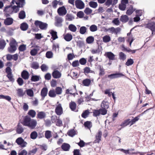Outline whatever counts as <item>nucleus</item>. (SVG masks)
<instances>
[{
    "mask_svg": "<svg viewBox=\"0 0 155 155\" xmlns=\"http://www.w3.org/2000/svg\"><path fill=\"white\" fill-rule=\"evenodd\" d=\"M48 95L51 97H54L56 96V94L54 89L51 90L49 91Z\"/></svg>",
    "mask_w": 155,
    "mask_h": 155,
    "instance_id": "c9c22d12",
    "label": "nucleus"
},
{
    "mask_svg": "<svg viewBox=\"0 0 155 155\" xmlns=\"http://www.w3.org/2000/svg\"><path fill=\"white\" fill-rule=\"evenodd\" d=\"M75 5L77 8L81 9L85 7L84 3L81 0H76L75 1Z\"/></svg>",
    "mask_w": 155,
    "mask_h": 155,
    "instance_id": "1a4fd4ad",
    "label": "nucleus"
},
{
    "mask_svg": "<svg viewBox=\"0 0 155 155\" xmlns=\"http://www.w3.org/2000/svg\"><path fill=\"white\" fill-rule=\"evenodd\" d=\"M97 68L99 70V76H102L104 75L105 74V70L103 67L101 65H98Z\"/></svg>",
    "mask_w": 155,
    "mask_h": 155,
    "instance_id": "b1692460",
    "label": "nucleus"
},
{
    "mask_svg": "<svg viewBox=\"0 0 155 155\" xmlns=\"http://www.w3.org/2000/svg\"><path fill=\"white\" fill-rule=\"evenodd\" d=\"M13 22V19L11 18H7L4 21V24L6 25H12Z\"/></svg>",
    "mask_w": 155,
    "mask_h": 155,
    "instance_id": "4be33fe9",
    "label": "nucleus"
},
{
    "mask_svg": "<svg viewBox=\"0 0 155 155\" xmlns=\"http://www.w3.org/2000/svg\"><path fill=\"white\" fill-rule=\"evenodd\" d=\"M119 9L122 11H124L126 7V5L125 4H123L122 3L120 4L119 6Z\"/></svg>",
    "mask_w": 155,
    "mask_h": 155,
    "instance_id": "69168bd1",
    "label": "nucleus"
},
{
    "mask_svg": "<svg viewBox=\"0 0 155 155\" xmlns=\"http://www.w3.org/2000/svg\"><path fill=\"white\" fill-rule=\"evenodd\" d=\"M46 117V114L43 111L39 112L37 114V119H42Z\"/></svg>",
    "mask_w": 155,
    "mask_h": 155,
    "instance_id": "393cba45",
    "label": "nucleus"
},
{
    "mask_svg": "<svg viewBox=\"0 0 155 155\" xmlns=\"http://www.w3.org/2000/svg\"><path fill=\"white\" fill-rule=\"evenodd\" d=\"M119 59L123 61L124 60L126 59V55L123 52H120L119 53Z\"/></svg>",
    "mask_w": 155,
    "mask_h": 155,
    "instance_id": "6e6d98bb",
    "label": "nucleus"
},
{
    "mask_svg": "<svg viewBox=\"0 0 155 155\" xmlns=\"http://www.w3.org/2000/svg\"><path fill=\"white\" fill-rule=\"evenodd\" d=\"M89 6L93 8H96L97 6V4L96 2L91 1L89 2Z\"/></svg>",
    "mask_w": 155,
    "mask_h": 155,
    "instance_id": "5fc2aeb1",
    "label": "nucleus"
},
{
    "mask_svg": "<svg viewBox=\"0 0 155 155\" xmlns=\"http://www.w3.org/2000/svg\"><path fill=\"white\" fill-rule=\"evenodd\" d=\"M101 107L102 108H101V109H103L106 110V114L107 113V109L109 107V104L108 102L107 101H102L101 104Z\"/></svg>",
    "mask_w": 155,
    "mask_h": 155,
    "instance_id": "dca6fc26",
    "label": "nucleus"
},
{
    "mask_svg": "<svg viewBox=\"0 0 155 155\" xmlns=\"http://www.w3.org/2000/svg\"><path fill=\"white\" fill-rule=\"evenodd\" d=\"M17 43L15 40H12L10 43V47L8 48V50L10 53H13L16 50Z\"/></svg>",
    "mask_w": 155,
    "mask_h": 155,
    "instance_id": "20e7f679",
    "label": "nucleus"
},
{
    "mask_svg": "<svg viewBox=\"0 0 155 155\" xmlns=\"http://www.w3.org/2000/svg\"><path fill=\"white\" fill-rule=\"evenodd\" d=\"M17 95L19 97H22L25 94V92L23 91L22 88H19L17 90Z\"/></svg>",
    "mask_w": 155,
    "mask_h": 155,
    "instance_id": "72a5a7b5",
    "label": "nucleus"
},
{
    "mask_svg": "<svg viewBox=\"0 0 155 155\" xmlns=\"http://www.w3.org/2000/svg\"><path fill=\"white\" fill-rule=\"evenodd\" d=\"M52 76L54 78H59L61 76V73L58 71L56 70H54L52 74Z\"/></svg>",
    "mask_w": 155,
    "mask_h": 155,
    "instance_id": "2eb2a0df",
    "label": "nucleus"
},
{
    "mask_svg": "<svg viewBox=\"0 0 155 155\" xmlns=\"http://www.w3.org/2000/svg\"><path fill=\"white\" fill-rule=\"evenodd\" d=\"M55 91L56 95H60L61 94L62 92V88L59 87H57Z\"/></svg>",
    "mask_w": 155,
    "mask_h": 155,
    "instance_id": "8fccbe9b",
    "label": "nucleus"
},
{
    "mask_svg": "<svg viewBox=\"0 0 155 155\" xmlns=\"http://www.w3.org/2000/svg\"><path fill=\"white\" fill-rule=\"evenodd\" d=\"M4 12L6 17H7L10 16V15L12 14L13 12L11 5L5 7L4 10Z\"/></svg>",
    "mask_w": 155,
    "mask_h": 155,
    "instance_id": "423d86ee",
    "label": "nucleus"
},
{
    "mask_svg": "<svg viewBox=\"0 0 155 155\" xmlns=\"http://www.w3.org/2000/svg\"><path fill=\"white\" fill-rule=\"evenodd\" d=\"M28 25L26 23H23L21 24L20 28L22 30L25 31L28 29Z\"/></svg>",
    "mask_w": 155,
    "mask_h": 155,
    "instance_id": "473e14b6",
    "label": "nucleus"
},
{
    "mask_svg": "<svg viewBox=\"0 0 155 155\" xmlns=\"http://www.w3.org/2000/svg\"><path fill=\"white\" fill-rule=\"evenodd\" d=\"M26 92L28 95L30 97L34 96V92L31 89H28L26 90Z\"/></svg>",
    "mask_w": 155,
    "mask_h": 155,
    "instance_id": "de8ad7c7",
    "label": "nucleus"
},
{
    "mask_svg": "<svg viewBox=\"0 0 155 155\" xmlns=\"http://www.w3.org/2000/svg\"><path fill=\"white\" fill-rule=\"evenodd\" d=\"M77 15L79 18H82L84 17V14L83 12L80 11L77 13Z\"/></svg>",
    "mask_w": 155,
    "mask_h": 155,
    "instance_id": "338daca9",
    "label": "nucleus"
},
{
    "mask_svg": "<svg viewBox=\"0 0 155 155\" xmlns=\"http://www.w3.org/2000/svg\"><path fill=\"white\" fill-rule=\"evenodd\" d=\"M135 10V9L133 8V6L130 5L129 8L127 10L126 14L128 15H130L133 13Z\"/></svg>",
    "mask_w": 155,
    "mask_h": 155,
    "instance_id": "f704fd0d",
    "label": "nucleus"
},
{
    "mask_svg": "<svg viewBox=\"0 0 155 155\" xmlns=\"http://www.w3.org/2000/svg\"><path fill=\"white\" fill-rule=\"evenodd\" d=\"M106 112L105 110L101 108L99 110H94L93 112V116L95 117H97L99 116L100 114L105 115L106 114Z\"/></svg>",
    "mask_w": 155,
    "mask_h": 155,
    "instance_id": "39448f33",
    "label": "nucleus"
},
{
    "mask_svg": "<svg viewBox=\"0 0 155 155\" xmlns=\"http://www.w3.org/2000/svg\"><path fill=\"white\" fill-rule=\"evenodd\" d=\"M69 107L73 111H75V110L76 108L77 105L76 103L74 101H72L69 104Z\"/></svg>",
    "mask_w": 155,
    "mask_h": 155,
    "instance_id": "bb28decb",
    "label": "nucleus"
},
{
    "mask_svg": "<svg viewBox=\"0 0 155 155\" xmlns=\"http://www.w3.org/2000/svg\"><path fill=\"white\" fill-rule=\"evenodd\" d=\"M6 44L5 41L3 39H0V49H3Z\"/></svg>",
    "mask_w": 155,
    "mask_h": 155,
    "instance_id": "c03bdc74",
    "label": "nucleus"
},
{
    "mask_svg": "<svg viewBox=\"0 0 155 155\" xmlns=\"http://www.w3.org/2000/svg\"><path fill=\"white\" fill-rule=\"evenodd\" d=\"M134 63L133 59L131 58L128 59L126 62L125 64L127 66L131 65L133 64Z\"/></svg>",
    "mask_w": 155,
    "mask_h": 155,
    "instance_id": "13d9d810",
    "label": "nucleus"
},
{
    "mask_svg": "<svg viewBox=\"0 0 155 155\" xmlns=\"http://www.w3.org/2000/svg\"><path fill=\"white\" fill-rule=\"evenodd\" d=\"M70 145L66 143H63L61 146L62 149L64 151H68L70 148Z\"/></svg>",
    "mask_w": 155,
    "mask_h": 155,
    "instance_id": "a878e982",
    "label": "nucleus"
},
{
    "mask_svg": "<svg viewBox=\"0 0 155 155\" xmlns=\"http://www.w3.org/2000/svg\"><path fill=\"white\" fill-rule=\"evenodd\" d=\"M6 65L7 66L5 69V72L7 74L6 77L10 81L14 82L15 79L13 78L12 70L10 68V67L12 66V63L10 62H8L7 63Z\"/></svg>",
    "mask_w": 155,
    "mask_h": 155,
    "instance_id": "f03ea898",
    "label": "nucleus"
},
{
    "mask_svg": "<svg viewBox=\"0 0 155 155\" xmlns=\"http://www.w3.org/2000/svg\"><path fill=\"white\" fill-rule=\"evenodd\" d=\"M24 129L20 123H18L17 126L16 131L17 133L21 134L24 131Z\"/></svg>",
    "mask_w": 155,
    "mask_h": 155,
    "instance_id": "5701e85b",
    "label": "nucleus"
},
{
    "mask_svg": "<svg viewBox=\"0 0 155 155\" xmlns=\"http://www.w3.org/2000/svg\"><path fill=\"white\" fill-rule=\"evenodd\" d=\"M68 28L71 31L75 32L77 30L76 27L73 24H70L69 25Z\"/></svg>",
    "mask_w": 155,
    "mask_h": 155,
    "instance_id": "49530a36",
    "label": "nucleus"
},
{
    "mask_svg": "<svg viewBox=\"0 0 155 155\" xmlns=\"http://www.w3.org/2000/svg\"><path fill=\"white\" fill-rule=\"evenodd\" d=\"M51 34L52 36L51 38L53 40H55L58 38L57 35V32L53 30H51Z\"/></svg>",
    "mask_w": 155,
    "mask_h": 155,
    "instance_id": "e433bc0d",
    "label": "nucleus"
},
{
    "mask_svg": "<svg viewBox=\"0 0 155 155\" xmlns=\"http://www.w3.org/2000/svg\"><path fill=\"white\" fill-rule=\"evenodd\" d=\"M15 142L17 144L21 146V147H24L26 146L27 143L21 137H19L16 139Z\"/></svg>",
    "mask_w": 155,
    "mask_h": 155,
    "instance_id": "6e6552de",
    "label": "nucleus"
},
{
    "mask_svg": "<svg viewBox=\"0 0 155 155\" xmlns=\"http://www.w3.org/2000/svg\"><path fill=\"white\" fill-rule=\"evenodd\" d=\"M102 133L100 130H99L95 135V139L94 141L95 143H99L101 140Z\"/></svg>",
    "mask_w": 155,
    "mask_h": 155,
    "instance_id": "9d476101",
    "label": "nucleus"
},
{
    "mask_svg": "<svg viewBox=\"0 0 155 155\" xmlns=\"http://www.w3.org/2000/svg\"><path fill=\"white\" fill-rule=\"evenodd\" d=\"M64 38L67 41H69L72 39V35L69 33H67L64 36Z\"/></svg>",
    "mask_w": 155,
    "mask_h": 155,
    "instance_id": "c756f323",
    "label": "nucleus"
},
{
    "mask_svg": "<svg viewBox=\"0 0 155 155\" xmlns=\"http://www.w3.org/2000/svg\"><path fill=\"white\" fill-rule=\"evenodd\" d=\"M84 125L85 127H87L88 129H90L92 127V123L90 121H87L85 122L84 124Z\"/></svg>",
    "mask_w": 155,
    "mask_h": 155,
    "instance_id": "864d4df0",
    "label": "nucleus"
},
{
    "mask_svg": "<svg viewBox=\"0 0 155 155\" xmlns=\"http://www.w3.org/2000/svg\"><path fill=\"white\" fill-rule=\"evenodd\" d=\"M53 56V53L51 51H48L46 53V57L48 58H51Z\"/></svg>",
    "mask_w": 155,
    "mask_h": 155,
    "instance_id": "052dcab7",
    "label": "nucleus"
},
{
    "mask_svg": "<svg viewBox=\"0 0 155 155\" xmlns=\"http://www.w3.org/2000/svg\"><path fill=\"white\" fill-rule=\"evenodd\" d=\"M57 12L59 15H64L66 14L67 11L64 6H63L58 9Z\"/></svg>",
    "mask_w": 155,
    "mask_h": 155,
    "instance_id": "f8f14e48",
    "label": "nucleus"
},
{
    "mask_svg": "<svg viewBox=\"0 0 155 155\" xmlns=\"http://www.w3.org/2000/svg\"><path fill=\"white\" fill-rule=\"evenodd\" d=\"M21 123L24 126H27L31 129H35L37 124L36 120L31 119L28 115H26L24 117Z\"/></svg>",
    "mask_w": 155,
    "mask_h": 155,
    "instance_id": "f257e3e1",
    "label": "nucleus"
},
{
    "mask_svg": "<svg viewBox=\"0 0 155 155\" xmlns=\"http://www.w3.org/2000/svg\"><path fill=\"white\" fill-rule=\"evenodd\" d=\"M128 20V17L126 15H122L120 19V21L123 23H126L127 22Z\"/></svg>",
    "mask_w": 155,
    "mask_h": 155,
    "instance_id": "2f4dec72",
    "label": "nucleus"
},
{
    "mask_svg": "<svg viewBox=\"0 0 155 155\" xmlns=\"http://www.w3.org/2000/svg\"><path fill=\"white\" fill-rule=\"evenodd\" d=\"M18 49L20 51H23L26 49V45H20L18 48Z\"/></svg>",
    "mask_w": 155,
    "mask_h": 155,
    "instance_id": "774afa93",
    "label": "nucleus"
},
{
    "mask_svg": "<svg viewBox=\"0 0 155 155\" xmlns=\"http://www.w3.org/2000/svg\"><path fill=\"white\" fill-rule=\"evenodd\" d=\"M91 81L90 79H85L82 81V85L84 86L89 87L91 84Z\"/></svg>",
    "mask_w": 155,
    "mask_h": 155,
    "instance_id": "f3484780",
    "label": "nucleus"
},
{
    "mask_svg": "<svg viewBox=\"0 0 155 155\" xmlns=\"http://www.w3.org/2000/svg\"><path fill=\"white\" fill-rule=\"evenodd\" d=\"M111 38L108 35H106L103 37V41L105 43H107L110 41Z\"/></svg>",
    "mask_w": 155,
    "mask_h": 155,
    "instance_id": "58836bf2",
    "label": "nucleus"
},
{
    "mask_svg": "<svg viewBox=\"0 0 155 155\" xmlns=\"http://www.w3.org/2000/svg\"><path fill=\"white\" fill-rule=\"evenodd\" d=\"M93 72H94V71L91 70L90 68L89 67H85L84 69V73L85 75H86V74H88L90 73H93Z\"/></svg>",
    "mask_w": 155,
    "mask_h": 155,
    "instance_id": "4c0bfd02",
    "label": "nucleus"
},
{
    "mask_svg": "<svg viewBox=\"0 0 155 155\" xmlns=\"http://www.w3.org/2000/svg\"><path fill=\"white\" fill-rule=\"evenodd\" d=\"M104 55L109 60H115V55L111 52H106Z\"/></svg>",
    "mask_w": 155,
    "mask_h": 155,
    "instance_id": "4468645a",
    "label": "nucleus"
},
{
    "mask_svg": "<svg viewBox=\"0 0 155 155\" xmlns=\"http://www.w3.org/2000/svg\"><path fill=\"white\" fill-rule=\"evenodd\" d=\"M57 104H58L56 106L55 109V112L58 115H61L63 113V109L62 107L61 104L58 102Z\"/></svg>",
    "mask_w": 155,
    "mask_h": 155,
    "instance_id": "0eeeda50",
    "label": "nucleus"
},
{
    "mask_svg": "<svg viewBox=\"0 0 155 155\" xmlns=\"http://www.w3.org/2000/svg\"><path fill=\"white\" fill-rule=\"evenodd\" d=\"M151 108H150L149 109H147L146 110L144 111L143 112L141 113V114H139V115L136 117L135 118H134L133 119H132L131 121L130 120V123H131L130 125H131L133 124H134L136 121H137L139 119V117L142 116L144 114L146 111H147L148 110L150 109Z\"/></svg>",
    "mask_w": 155,
    "mask_h": 155,
    "instance_id": "9b49d317",
    "label": "nucleus"
},
{
    "mask_svg": "<svg viewBox=\"0 0 155 155\" xmlns=\"http://www.w3.org/2000/svg\"><path fill=\"white\" fill-rule=\"evenodd\" d=\"M21 77L25 80H27L29 78V74L26 70H23L21 73Z\"/></svg>",
    "mask_w": 155,
    "mask_h": 155,
    "instance_id": "aec40b11",
    "label": "nucleus"
},
{
    "mask_svg": "<svg viewBox=\"0 0 155 155\" xmlns=\"http://www.w3.org/2000/svg\"><path fill=\"white\" fill-rule=\"evenodd\" d=\"M17 82L20 86H22L24 83L23 80L21 78H18Z\"/></svg>",
    "mask_w": 155,
    "mask_h": 155,
    "instance_id": "0e129e2a",
    "label": "nucleus"
},
{
    "mask_svg": "<svg viewBox=\"0 0 155 155\" xmlns=\"http://www.w3.org/2000/svg\"><path fill=\"white\" fill-rule=\"evenodd\" d=\"M94 41V38L92 36L88 37L86 39V41L88 44H91Z\"/></svg>",
    "mask_w": 155,
    "mask_h": 155,
    "instance_id": "a18cd8bd",
    "label": "nucleus"
},
{
    "mask_svg": "<svg viewBox=\"0 0 155 155\" xmlns=\"http://www.w3.org/2000/svg\"><path fill=\"white\" fill-rule=\"evenodd\" d=\"M31 68L34 69H37L39 68V65L38 63L36 62H33L31 65Z\"/></svg>",
    "mask_w": 155,
    "mask_h": 155,
    "instance_id": "4d7b16f0",
    "label": "nucleus"
},
{
    "mask_svg": "<svg viewBox=\"0 0 155 155\" xmlns=\"http://www.w3.org/2000/svg\"><path fill=\"white\" fill-rule=\"evenodd\" d=\"M40 48L38 46H36L35 48L31 50L30 54L32 56H35L37 54L38 51L40 50Z\"/></svg>",
    "mask_w": 155,
    "mask_h": 155,
    "instance_id": "412c9836",
    "label": "nucleus"
},
{
    "mask_svg": "<svg viewBox=\"0 0 155 155\" xmlns=\"http://www.w3.org/2000/svg\"><path fill=\"white\" fill-rule=\"evenodd\" d=\"M79 62L81 65H84L86 63L87 60L84 58H82L80 59Z\"/></svg>",
    "mask_w": 155,
    "mask_h": 155,
    "instance_id": "e2e57ef3",
    "label": "nucleus"
},
{
    "mask_svg": "<svg viewBox=\"0 0 155 155\" xmlns=\"http://www.w3.org/2000/svg\"><path fill=\"white\" fill-rule=\"evenodd\" d=\"M45 137L48 139H50L52 137V132L49 130H46L45 134Z\"/></svg>",
    "mask_w": 155,
    "mask_h": 155,
    "instance_id": "7c9ffc66",
    "label": "nucleus"
},
{
    "mask_svg": "<svg viewBox=\"0 0 155 155\" xmlns=\"http://www.w3.org/2000/svg\"><path fill=\"white\" fill-rule=\"evenodd\" d=\"M55 25L56 26H59L61 24L63 21L62 18L58 16L55 17Z\"/></svg>",
    "mask_w": 155,
    "mask_h": 155,
    "instance_id": "a211bd4d",
    "label": "nucleus"
},
{
    "mask_svg": "<svg viewBox=\"0 0 155 155\" xmlns=\"http://www.w3.org/2000/svg\"><path fill=\"white\" fill-rule=\"evenodd\" d=\"M87 28L85 26H82L80 28L79 32L80 34L83 35L87 32Z\"/></svg>",
    "mask_w": 155,
    "mask_h": 155,
    "instance_id": "3c124183",
    "label": "nucleus"
},
{
    "mask_svg": "<svg viewBox=\"0 0 155 155\" xmlns=\"http://www.w3.org/2000/svg\"><path fill=\"white\" fill-rule=\"evenodd\" d=\"M38 137L37 132L35 131H33L31 132L30 134V138L32 139H35Z\"/></svg>",
    "mask_w": 155,
    "mask_h": 155,
    "instance_id": "a19ab883",
    "label": "nucleus"
},
{
    "mask_svg": "<svg viewBox=\"0 0 155 155\" xmlns=\"http://www.w3.org/2000/svg\"><path fill=\"white\" fill-rule=\"evenodd\" d=\"M90 30L92 32H94L97 30V26L94 25H91L89 28Z\"/></svg>",
    "mask_w": 155,
    "mask_h": 155,
    "instance_id": "bf43d9fd",
    "label": "nucleus"
},
{
    "mask_svg": "<svg viewBox=\"0 0 155 155\" xmlns=\"http://www.w3.org/2000/svg\"><path fill=\"white\" fill-rule=\"evenodd\" d=\"M146 28L150 29L152 31H155V22H151L146 25Z\"/></svg>",
    "mask_w": 155,
    "mask_h": 155,
    "instance_id": "ddd939ff",
    "label": "nucleus"
},
{
    "mask_svg": "<svg viewBox=\"0 0 155 155\" xmlns=\"http://www.w3.org/2000/svg\"><path fill=\"white\" fill-rule=\"evenodd\" d=\"M130 119H129L125 120L121 124L120 126L123 127L128 125L130 124Z\"/></svg>",
    "mask_w": 155,
    "mask_h": 155,
    "instance_id": "79ce46f5",
    "label": "nucleus"
},
{
    "mask_svg": "<svg viewBox=\"0 0 155 155\" xmlns=\"http://www.w3.org/2000/svg\"><path fill=\"white\" fill-rule=\"evenodd\" d=\"M40 80V77L37 75H32L31 77V81H32L36 82Z\"/></svg>",
    "mask_w": 155,
    "mask_h": 155,
    "instance_id": "603ef678",
    "label": "nucleus"
},
{
    "mask_svg": "<svg viewBox=\"0 0 155 155\" xmlns=\"http://www.w3.org/2000/svg\"><path fill=\"white\" fill-rule=\"evenodd\" d=\"M90 112L89 110H86L84 111L81 114V117L84 118H86L88 117Z\"/></svg>",
    "mask_w": 155,
    "mask_h": 155,
    "instance_id": "37998d69",
    "label": "nucleus"
},
{
    "mask_svg": "<svg viewBox=\"0 0 155 155\" xmlns=\"http://www.w3.org/2000/svg\"><path fill=\"white\" fill-rule=\"evenodd\" d=\"M48 90L47 87H43L41 90V95L42 98L43 100L45 96L47 95Z\"/></svg>",
    "mask_w": 155,
    "mask_h": 155,
    "instance_id": "6ab92c4d",
    "label": "nucleus"
},
{
    "mask_svg": "<svg viewBox=\"0 0 155 155\" xmlns=\"http://www.w3.org/2000/svg\"><path fill=\"white\" fill-rule=\"evenodd\" d=\"M67 134L68 136L72 137L77 134V132L74 129L69 130Z\"/></svg>",
    "mask_w": 155,
    "mask_h": 155,
    "instance_id": "cd10ccee",
    "label": "nucleus"
},
{
    "mask_svg": "<svg viewBox=\"0 0 155 155\" xmlns=\"http://www.w3.org/2000/svg\"><path fill=\"white\" fill-rule=\"evenodd\" d=\"M92 10L89 8H86L84 10V12L87 15H89L92 12Z\"/></svg>",
    "mask_w": 155,
    "mask_h": 155,
    "instance_id": "680f3d73",
    "label": "nucleus"
},
{
    "mask_svg": "<svg viewBox=\"0 0 155 155\" xmlns=\"http://www.w3.org/2000/svg\"><path fill=\"white\" fill-rule=\"evenodd\" d=\"M34 24L36 27H38L41 30H46L47 28L48 25L46 23H44L41 21L36 20Z\"/></svg>",
    "mask_w": 155,
    "mask_h": 155,
    "instance_id": "7ed1b4c3",
    "label": "nucleus"
},
{
    "mask_svg": "<svg viewBox=\"0 0 155 155\" xmlns=\"http://www.w3.org/2000/svg\"><path fill=\"white\" fill-rule=\"evenodd\" d=\"M18 17L20 19H23L25 17V12L24 11H21L18 14Z\"/></svg>",
    "mask_w": 155,
    "mask_h": 155,
    "instance_id": "09e8293b",
    "label": "nucleus"
},
{
    "mask_svg": "<svg viewBox=\"0 0 155 155\" xmlns=\"http://www.w3.org/2000/svg\"><path fill=\"white\" fill-rule=\"evenodd\" d=\"M28 114L31 117L34 118L35 116L36 113L34 110H31L28 111Z\"/></svg>",
    "mask_w": 155,
    "mask_h": 155,
    "instance_id": "ea45409f",
    "label": "nucleus"
},
{
    "mask_svg": "<svg viewBox=\"0 0 155 155\" xmlns=\"http://www.w3.org/2000/svg\"><path fill=\"white\" fill-rule=\"evenodd\" d=\"M109 29L112 32V33H114L116 35L120 32L121 30L120 28L119 27L117 28H114V27H111L109 28Z\"/></svg>",
    "mask_w": 155,
    "mask_h": 155,
    "instance_id": "c85d7f7f",
    "label": "nucleus"
}]
</instances>
